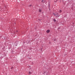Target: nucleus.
<instances>
[{
  "label": "nucleus",
  "mask_w": 75,
  "mask_h": 75,
  "mask_svg": "<svg viewBox=\"0 0 75 75\" xmlns=\"http://www.w3.org/2000/svg\"><path fill=\"white\" fill-rule=\"evenodd\" d=\"M53 15L54 16H56L57 15H56V14H55V13H53Z\"/></svg>",
  "instance_id": "obj_5"
},
{
  "label": "nucleus",
  "mask_w": 75,
  "mask_h": 75,
  "mask_svg": "<svg viewBox=\"0 0 75 75\" xmlns=\"http://www.w3.org/2000/svg\"><path fill=\"white\" fill-rule=\"evenodd\" d=\"M39 12H41V9H39Z\"/></svg>",
  "instance_id": "obj_4"
},
{
  "label": "nucleus",
  "mask_w": 75,
  "mask_h": 75,
  "mask_svg": "<svg viewBox=\"0 0 75 75\" xmlns=\"http://www.w3.org/2000/svg\"><path fill=\"white\" fill-rule=\"evenodd\" d=\"M57 0H56V1H54V2H55V3H56V2H57Z\"/></svg>",
  "instance_id": "obj_7"
},
{
  "label": "nucleus",
  "mask_w": 75,
  "mask_h": 75,
  "mask_svg": "<svg viewBox=\"0 0 75 75\" xmlns=\"http://www.w3.org/2000/svg\"><path fill=\"white\" fill-rule=\"evenodd\" d=\"M12 68H13V67H12L11 68V69H12Z\"/></svg>",
  "instance_id": "obj_9"
},
{
  "label": "nucleus",
  "mask_w": 75,
  "mask_h": 75,
  "mask_svg": "<svg viewBox=\"0 0 75 75\" xmlns=\"http://www.w3.org/2000/svg\"><path fill=\"white\" fill-rule=\"evenodd\" d=\"M50 30H47V31L46 32L47 33H49L50 32Z\"/></svg>",
  "instance_id": "obj_1"
},
{
  "label": "nucleus",
  "mask_w": 75,
  "mask_h": 75,
  "mask_svg": "<svg viewBox=\"0 0 75 75\" xmlns=\"http://www.w3.org/2000/svg\"><path fill=\"white\" fill-rule=\"evenodd\" d=\"M31 6V5H30V6Z\"/></svg>",
  "instance_id": "obj_8"
},
{
  "label": "nucleus",
  "mask_w": 75,
  "mask_h": 75,
  "mask_svg": "<svg viewBox=\"0 0 75 75\" xmlns=\"http://www.w3.org/2000/svg\"><path fill=\"white\" fill-rule=\"evenodd\" d=\"M53 21H54V22H56V20H55V19H53Z\"/></svg>",
  "instance_id": "obj_3"
},
{
  "label": "nucleus",
  "mask_w": 75,
  "mask_h": 75,
  "mask_svg": "<svg viewBox=\"0 0 75 75\" xmlns=\"http://www.w3.org/2000/svg\"><path fill=\"white\" fill-rule=\"evenodd\" d=\"M32 74V73L30 71H29V75H31V74Z\"/></svg>",
  "instance_id": "obj_2"
},
{
  "label": "nucleus",
  "mask_w": 75,
  "mask_h": 75,
  "mask_svg": "<svg viewBox=\"0 0 75 75\" xmlns=\"http://www.w3.org/2000/svg\"><path fill=\"white\" fill-rule=\"evenodd\" d=\"M61 11H62L61 10H60L59 11V13H61Z\"/></svg>",
  "instance_id": "obj_6"
}]
</instances>
